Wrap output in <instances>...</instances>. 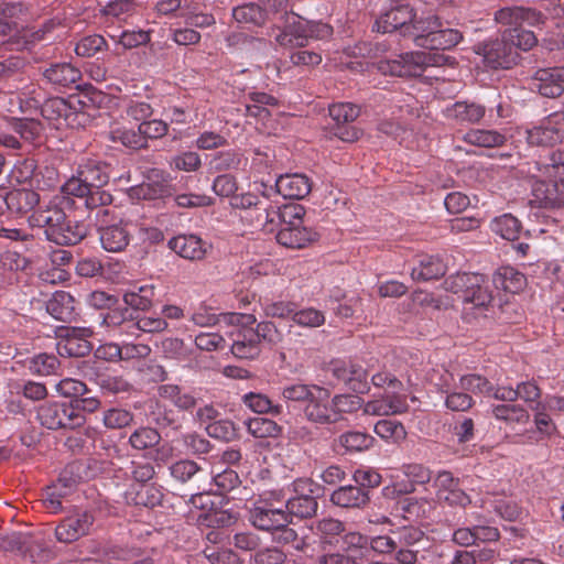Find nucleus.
I'll return each instance as SVG.
<instances>
[{
  "label": "nucleus",
  "instance_id": "obj_16",
  "mask_svg": "<svg viewBox=\"0 0 564 564\" xmlns=\"http://www.w3.org/2000/svg\"><path fill=\"white\" fill-rule=\"evenodd\" d=\"M495 20L502 25L540 26L546 21V15L533 8L506 7L495 13Z\"/></svg>",
  "mask_w": 564,
  "mask_h": 564
},
{
  "label": "nucleus",
  "instance_id": "obj_35",
  "mask_svg": "<svg viewBox=\"0 0 564 564\" xmlns=\"http://www.w3.org/2000/svg\"><path fill=\"white\" fill-rule=\"evenodd\" d=\"M64 220V210L57 206L34 210L29 217L31 227L43 228L47 240H52L51 229H56Z\"/></svg>",
  "mask_w": 564,
  "mask_h": 564
},
{
  "label": "nucleus",
  "instance_id": "obj_5",
  "mask_svg": "<svg viewBox=\"0 0 564 564\" xmlns=\"http://www.w3.org/2000/svg\"><path fill=\"white\" fill-rule=\"evenodd\" d=\"M40 424L48 430L76 429L85 423V416L73 403L46 402L36 411Z\"/></svg>",
  "mask_w": 564,
  "mask_h": 564
},
{
  "label": "nucleus",
  "instance_id": "obj_59",
  "mask_svg": "<svg viewBox=\"0 0 564 564\" xmlns=\"http://www.w3.org/2000/svg\"><path fill=\"white\" fill-rule=\"evenodd\" d=\"M459 388L465 392L475 395H488L492 392V383L484 376L478 373H467L459 378Z\"/></svg>",
  "mask_w": 564,
  "mask_h": 564
},
{
  "label": "nucleus",
  "instance_id": "obj_6",
  "mask_svg": "<svg viewBox=\"0 0 564 564\" xmlns=\"http://www.w3.org/2000/svg\"><path fill=\"white\" fill-rule=\"evenodd\" d=\"M95 523L93 511L82 508L70 510L55 527V538L58 542L69 544L90 534Z\"/></svg>",
  "mask_w": 564,
  "mask_h": 564
},
{
  "label": "nucleus",
  "instance_id": "obj_61",
  "mask_svg": "<svg viewBox=\"0 0 564 564\" xmlns=\"http://www.w3.org/2000/svg\"><path fill=\"white\" fill-rule=\"evenodd\" d=\"M203 469L192 459H180L170 466V475L181 484H186L200 474Z\"/></svg>",
  "mask_w": 564,
  "mask_h": 564
},
{
  "label": "nucleus",
  "instance_id": "obj_12",
  "mask_svg": "<svg viewBox=\"0 0 564 564\" xmlns=\"http://www.w3.org/2000/svg\"><path fill=\"white\" fill-rule=\"evenodd\" d=\"M305 214L304 206L300 204H286L278 207L272 203L269 213L265 214L263 229L273 231L276 224H280V228L302 226Z\"/></svg>",
  "mask_w": 564,
  "mask_h": 564
},
{
  "label": "nucleus",
  "instance_id": "obj_31",
  "mask_svg": "<svg viewBox=\"0 0 564 564\" xmlns=\"http://www.w3.org/2000/svg\"><path fill=\"white\" fill-rule=\"evenodd\" d=\"M317 239V232L302 225L297 227L280 228L276 234V241L291 249H302Z\"/></svg>",
  "mask_w": 564,
  "mask_h": 564
},
{
  "label": "nucleus",
  "instance_id": "obj_14",
  "mask_svg": "<svg viewBox=\"0 0 564 564\" xmlns=\"http://www.w3.org/2000/svg\"><path fill=\"white\" fill-rule=\"evenodd\" d=\"M250 522L259 530L273 532L290 522L288 513L282 508H273L265 501H260L250 510Z\"/></svg>",
  "mask_w": 564,
  "mask_h": 564
},
{
  "label": "nucleus",
  "instance_id": "obj_50",
  "mask_svg": "<svg viewBox=\"0 0 564 564\" xmlns=\"http://www.w3.org/2000/svg\"><path fill=\"white\" fill-rule=\"evenodd\" d=\"M490 229L503 239L516 240L521 230V223L517 217L507 213L494 218L490 221Z\"/></svg>",
  "mask_w": 564,
  "mask_h": 564
},
{
  "label": "nucleus",
  "instance_id": "obj_4",
  "mask_svg": "<svg viewBox=\"0 0 564 564\" xmlns=\"http://www.w3.org/2000/svg\"><path fill=\"white\" fill-rule=\"evenodd\" d=\"M109 182V165L98 159H85L73 175L63 185L67 195H84L90 187H104Z\"/></svg>",
  "mask_w": 564,
  "mask_h": 564
},
{
  "label": "nucleus",
  "instance_id": "obj_22",
  "mask_svg": "<svg viewBox=\"0 0 564 564\" xmlns=\"http://www.w3.org/2000/svg\"><path fill=\"white\" fill-rule=\"evenodd\" d=\"M235 357L240 359H254L261 354V344L252 327L239 328L232 338L230 346Z\"/></svg>",
  "mask_w": 564,
  "mask_h": 564
},
{
  "label": "nucleus",
  "instance_id": "obj_11",
  "mask_svg": "<svg viewBox=\"0 0 564 564\" xmlns=\"http://www.w3.org/2000/svg\"><path fill=\"white\" fill-rule=\"evenodd\" d=\"M530 205L538 208L564 206V180L535 181L532 185Z\"/></svg>",
  "mask_w": 564,
  "mask_h": 564
},
{
  "label": "nucleus",
  "instance_id": "obj_47",
  "mask_svg": "<svg viewBox=\"0 0 564 564\" xmlns=\"http://www.w3.org/2000/svg\"><path fill=\"white\" fill-rule=\"evenodd\" d=\"M464 141L476 147L496 148L503 145L507 138L496 130L473 129L465 133Z\"/></svg>",
  "mask_w": 564,
  "mask_h": 564
},
{
  "label": "nucleus",
  "instance_id": "obj_62",
  "mask_svg": "<svg viewBox=\"0 0 564 564\" xmlns=\"http://www.w3.org/2000/svg\"><path fill=\"white\" fill-rule=\"evenodd\" d=\"M12 129L20 135V139L29 143L36 141L43 131L41 122L33 118L14 119Z\"/></svg>",
  "mask_w": 564,
  "mask_h": 564
},
{
  "label": "nucleus",
  "instance_id": "obj_57",
  "mask_svg": "<svg viewBox=\"0 0 564 564\" xmlns=\"http://www.w3.org/2000/svg\"><path fill=\"white\" fill-rule=\"evenodd\" d=\"M248 432L257 438L276 437L281 433V426L271 419L252 417L247 422Z\"/></svg>",
  "mask_w": 564,
  "mask_h": 564
},
{
  "label": "nucleus",
  "instance_id": "obj_64",
  "mask_svg": "<svg viewBox=\"0 0 564 564\" xmlns=\"http://www.w3.org/2000/svg\"><path fill=\"white\" fill-rule=\"evenodd\" d=\"M212 474L214 484L218 488L220 494L230 491L231 489L236 488L240 482L237 471L229 467L221 469V467H218L216 464H214L212 468Z\"/></svg>",
  "mask_w": 564,
  "mask_h": 564
},
{
  "label": "nucleus",
  "instance_id": "obj_37",
  "mask_svg": "<svg viewBox=\"0 0 564 564\" xmlns=\"http://www.w3.org/2000/svg\"><path fill=\"white\" fill-rule=\"evenodd\" d=\"M323 389L324 387L317 384L297 382L285 386L282 390V397L288 401L300 403L303 411V408L311 404Z\"/></svg>",
  "mask_w": 564,
  "mask_h": 564
},
{
  "label": "nucleus",
  "instance_id": "obj_13",
  "mask_svg": "<svg viewBox=\"0 0 564 564\" xmlns=\"http://www.w3.org/2000/svg\"><path fill=\"white\" fill-rule=\"evenodd\" d=\"M111 217L97 223L99 226V241L106 251L121 252L129 246L131 240L129 225L123 221L107 225Z\"/></svg>",
  "mask_w": 564,
  "mask_h": 564
},
{
  "label": "nucleus",
  "instance_id": "obj_55",
  "mask_svg": "<svg viewBox=\"0 0 564 564\" xmlns=\"http://www.w3.org/2000/svg\"><path fill=\"white\" fill-rule=\"evenodd\" d=\"M318 503L315 497H292L288 499L285 503V511L288 513V519L291 516L297 518H310L314 516L317 511Z\"/></svg>",
  "mask_w": 564,
  "mask_h": 564
},
{
  "label": "nucleus",
  "instance_id": "obj_2",
  "mask_svg": "<svg viewBox=\"0 0 564 564\" xmlns=\"http://www.w3.org/2000/svg\"><path fill=\"white\" fill-rule=\"evenodd\" d=\"M455 58L438 51L409 52L399 55L397 59H381L377 69L383 75L399 77L421 76L426 67L454 65Z\"/></svg>",
  "mask_w": 564,
  "mask_h": 564
},
{
  "label": "nucleus",
  "instance_id": "obj_23",
  "mask_svg": "<svg viewBox=\"0 0 564 564\" xmlns=\"http://www.w3.org/2000/svg\"><path fill=\"white\" fill-rule=\"evenodd\" d=\"M170 248L180 257L193 261L205 258L208 245L196 235H180L169 242Z\"/></svg>",
  "mask_w": 564,
  "mask_h": 564
},
{
  "label": "nucleus",
  "instance_id": "obj_44",
  "mask_svg": "<svg viewBox=\"0 0 564 564\" xmlns=\"http://www.w3.org/2000/svg\"><path fill=\"white\" fill-rule=\"evenodd\" d=\"M375 438L367 433L350 431L343 433L337 440V446L343 453H359L372 447Z\"/></svg>",
  "mask_w": 564,
  "mask_h": 564
},
{
  "label": "nucleus",
  "instance_id": "obj_60",
  "mask_svg": "<svg viewBox=\"0 0 564 564\" xmlns=\"http://www.w3.org/2000/svg\"><path fill=\"white\" fill-rule=\"evenodd\" d=\"M97 434L95 429L86 427L69 435L65 441V445L74 454L86 453L89 451L90 443L95 441Z\"/></svg>",
  "mask_w": 564,
  "mask_h": 564
},
{
  "label": "nucleus",
  "instance_id": "obj_26",
  "mask_svg": "<svg viewBox=\"0 0 564 564\" xmlns=\"http://www.w3.org/2000/svg\"><path fill=\"white\" fill-rule=\"evenodd\" d=\"M52 242L59 246H70L80 242L87 236V226L80 221L72 220L64 213V220L56 229H51Z\"/></svg>",
  "mask_w": 564,
  "mask_h": 564
},
{
  "label": "nucleus",
  "instance_id": "obj_21",
  "mask_svg": "<svg viewBox=\"0 0 564 564\" xmlns=\"http://www.w3.org/2000/svg\"><path fill=\"white\" fill-rule=\"evenodd\" d=\"M42 75L51 85L58 89L77 87L82 78L80 70L69 63L52 64L50 67L44 68Z\"/></svg>",
  "mask_w": 564,
  "mask_h": 564
},
{
  "label": "nucleus",
  "instance_id": "obj_1",
  "mask_svg": "<svg viewBox=\"0 0 564 564\" xmlns=\"http://www.w3.org/2000/svg\"><path fill=\"white\" fill-rule=\"evenodd\" d=\"M444 288L457 294L464 304V314L475 310V314H482L491 304L494 297L488 279L480 273H456L444 281Z\"/></svg>",
  "mask_w": 564,
  "mask_h": 564
},
{
  "label": "nucleus",
  "instance_id": "obj_33",
  "mask_svg": "<svg viewBox=\"0 0 564 564\" xmlns=\"http://www.w3.org/2000/svg\"><path fill=\"white\" fill-rule=\"evenodd\" d=\"M330 501L340 508H361L369 501V492L358 486H341L333 491Z\"/></svg>",
  "mask_w": 564,
  "mask_h": 564
},
{
  "label": "nucleus",
  "instance_id": "obj_24",
  "mask_svg": "<svg viewBox=\"0 0 564 564\" xmlns=\"http://www.w3.org/2000/svg\"><path fill=\"white\" fill-rule=\"evenodd\" d=\"M75 196L84 198L85 206L89 209V218L94 214L96 224L111 216L109 206L112 203V195L102 187H90L89 193Z\"/></svg>",
  "mask_w": 564,
  "mask_h": 564
},
{
  "label": "nucleus",
  "instance_id": "obj_40",
  "mask_svg": "<svg viewBox=\"0 0 564 564\" xmlns=\"http://www.w3.org/2000/svg\"><path fill=\"white\" fill-rule=\"evenodd\" d=\"M159 395L171 401L177 409L189 411L196 405V398L177 384H162L159 387Z\"/></svg>",
  "mask_w": 564,
  "mask_h": 564
},
{
  "label": "nucleus",
  "instance_id": "obj_25",
  "mask_svg": "<svg viewBox=\"0 0 564 564\" xmlns=\"http://www.w3.org/2000/svg\"><path fill=\"white\" fill-rule=\"evenodd\" d=\"M6 210L14 215H24L33 210L40 202V195L30 188L4 189Z\"/></svg>",
  "mask_w": 564,
  "mask_h": 564
},
{
  "label": "nucleus",
  "instance_id": "obj_46",
  "mask_svg": "<svg viewBox=\"0 0 564 564\" xmlns=\"http://www.w3.org/2000/svg\"><path fill=\"white\" fill-rule=\"evenodd\" d=\"M341 550L356 562L368 552L369 538L356 531L344 532L341 536Z\"/></svg>",
  "mask_w": 564,
  "mask_h": 564
},
{
  "label": "nucleus",
  "instance_id": "obj_41",
  "mask_svg": "<svg viewBox=\"0 0 564 564\" xmlns=\"http://www.w3.org/2000/svg\"><path fill=\"white\" fill-rule=\"evenodd\" d=\"M109 135L111 141L119 142L131 150H141L149 147V144H145L144 137H142L140 124L137 129L124 126L115 127L110 130Z\"/></svg>",
  "mask_w": 564,
  "mask_h": 564
},
{
  "label": "nucleus",
  "instance_id": "obj_53",
  "mask_svg": "<svg viewBox=\"0 0 564 564\" xmlns=\"http://www.w3.org/2000/svg\"><path fill=\"white\" fill-rule=\"evenodd\" d=\"M132 191L138 197L149 200L165 198L173 195V186L165 178L143 183Z\"/></svg>",
  "mask_w": 564,
  "mask_h": 564
},
{
  "label": "nucleus",
  "instance_id": "obj_29",
  "mask_svg": "<svg viewBox=\"0 0 564 564\" xmlns=\"http://www.w3.org/2000/svg\"><path fill=\"white\" fill-rule=\"evenodd\" d=\"M539 93L549 98H555L564 91V67L543 68L535 76Z\"/></svg>",
  "mask_w": 564,
  "mask_h": 564
},
{
  "label": "nucleus",
  "instance_id": "obj_39",
  "mask_svg": "<svg viewBox=\"0 0 564 564\" xmlns=\"http://www.w3.org/2000/svg\"><path fill=\"white\" fill-rule=\"evenodd\" d=\"M12 99L18 105V110L21 113L32 115L41 111L43 105V96L41 88L34 84L26 85L18 93V96H13Z\"/></svg>",
  "mask_w": 564,
  "mask_h": 564
},
{
  "label": "nucleus",
  "instance_id": "obj_30",
  "mask_svg": "<svg viewBox=\"0 0 564 564\" xmlns=\"http://www.w3.org/2000/svg\"><path fill=\"white\" fill-rule=\"evenodd\" d=\"M484 106L475 102L456 101L445 109V117L458 124L478 123L485 116Z\"/></svg>",
  "mask_w": 564,
  "mask_h": 564
},
{
  "label": "nucleus",
  "instance_id": "obj_43",
  "mask_svg": "<svg viewBox=\"0 0 564 564\" xmlns=\"http://www.w3.org/2000/svg\"><path fill=\"white\" fill-rule=\"evenodd\" d=\"M86 376L106 393H124L130 392L133 388L132 384L121 376H110L101 372H95L94 375L86 372Z\"/></svg>",
  "mask_w": 564,
  "mask_h": 564
},
{
  "label": "nucleus",
  "instance_id": "obj_19",
  "mask_svg": "<svg viewBox=\"0 0 564 564\" xmlns=\"http://www.w3.org/2000/svg\"><path fill=\"white\" fill-rule=\"evenodd\" d=\"M47 313L57 321L72 323L78 316L75 297L65 291L55 292L46 303Z\"/></svg>",
  "mask_w": 564,
  "mask_h": 564
},
{
  "label": "nucleus",
  "instance_id": "obj_17",
  "mask_svg": "<svg viewBox=\"0 0 564 564\" xmlns=\"http://www.w3.org/2000/svg\"><path fill=\"white\" fill-rule=\"evenodd\" d=\"M408 409V398L403 393L386 392L380 398L370 400L362 405L365 414L376 416L402 414Z\"/></svg>",
  "mask_w": 564,
  "mask_h": 564
},
{
  "label": "nucleus",
  "instance_id": "obj_34",
  "mask_svg": "<svg viewBox=\"0 0 564 564\" xmlns=\"http://www.w3.org/2000/svg\"><path fill=\"white\" fill-rule=\"evenodd\" d=\"M311 530L322 544L337 545L345 532V524L338 519L323 518L313 522Z\"/></svg>",
  "mask_w": 564,
  "mask_h": 564
},
{
  "label": "nucleus",
  "instance_id": "obj_7",
  "mask_svg": "<svg viewBox=\"0 0 564 564\" xmlns=\"http://www.w3.org/2000/svg\"><path fill=\"white\" fill-rule=\"evenodd\" d=\"M476 54L482 56L485 65L492 69H508L518 63L519 53L508 39H496L475 46Z\"/></svg>",
  "mask_w": 564,
  "mask_h": 564
},
{
  "label": "nucleus",
  "instance_id": "obj_10",
  "mask_svg": "<svg viewBox=\"0 0 564 564\" xmlns=\"http://www.w3.org/2000/svg\"><path fill=\"white\" fill-rule=\"evenodd\" d=\"M433 486L440 501L452 507L465 508L470 505V497L464 491L460 480L448 470L438 471L434 478Z\"/></svg>",
  "mask_w": 564,
  "mask_h": 564
},
{
  "label": "nucleus",
  "instance_id": "obj_51",
  "mask_svg": "<svg viewBox=\"0 0 564 564\" xmlns=\"http://www.w3.org/2000/svg\"><path fill=\"white\" fill-rule=\"evenodd\" d=\"M375 433L388 443L398 444L405 440L406 431L403 424L391 419L379 420L373 429Z\"/></svg>",
  "mask_w": 564,
  "mask_h": 564
},
{
  "label": "nucleus",
  "instance_id": "obj_18",
  "mask_svg": "<svg viewBox=\"0 0 564 564\" xmlns=\"http://www.w3.org/2000/svg\"><path fill=\"white\" fill-rule=\"evenodd\" d=\"M276 192L289 199H303L312 191V182L305 174H284L275 181Z\"/></svg>",
  "mask_w": 564,
  "mask_h": 564
},
{
  "label": "nucleus",
  "instance_id": "obj_48",
  "mask_svg": "<svg viewBox=\"0 0 564 564\" xmlns=\"http://www.w3.org/2000/svg\"><path fill=\"white\" fill-rule=\"evenodd\" d=\"M491 412L495 419L510 424H525L530 420L528 410L520 404H496L492 406Z\"/></svg>",
  "mask_w": 564,
  "mask_h": 564
},
{
  "label": "nucleus",
  "instance_id": "obj_63",
  "mask_svg": "<svg viewBox=\"0 0 564 564\" xmlns=\"http://www.w3.org/2000/svg\"><path fill=\"white\" fill-rule=\"evenodd\" d=\"M105 50H107V42L99 34L86 35L75 46V53L82 57H93Z\"/></svg>",
  "mask_w": 564,
  "mask_h": 564
},
{
  "label": "nucleus",
  "instance_id": "obj_28",
  "mask_svg": "<svg viewBox=\"0 0 564 564\" xmlns=\"http://www.w3.org/2000/svg\"><path fill=\"white\" fill-rule=\"evenodd\" d=\"M230 205L234 208L253 212L256 214L257 224L263 227L265 214L269 213L272 202L264 194L258 196L252 193H246L232 196Z\"/></svg>",
  "mask_w": 564,
  "mask_h": 564
},
{
  "label": "nucleus",
  "instance_id": "obj_15",
  "mask_svg": "<svg viewBox=\"0 0 564 564\" xmlns=\"http://www.w3.org/2000/svg\"><path fill=\"white\" fill-rule=\"evenodd\" d=\"M415 18V12L408 4L391 8L382 13L375 22L373 30L389 33L399 30L402 36H406L410 22Z\"/></svg>",
  "mask_w": 564,
  "mask_h": 564
},
{
  "label": "nucleus",
  "instance_id": "obj_27",
  "mask_svg": "<svg viewBox=\"0 0 564 564\" xmlns=\"http://www.w3.org/2000/svg\"><path fill=\"white\" fill-rule=\"evenodd\" d=\"M564 137V128L549 121V116L540 126L527 131V140L531 145L553 147L561 142Z\"/></svg>",
  "mask_w": 564,
  "mask_h": 564
},
{
  "label": "nucleus",
  "instance_id": "obj_42",
  "mask_svg": "<svg viewBox=\"0 0 564 564\" xmlns=\"http://www.w3.org/2000/svg\"><path fill=\"white\" fill-rule=\"evenodd\" d=\"M155 296V288L152 284H143L124 292L123 302L139 311H148L151 308Z\"/></svg>",
  "mask_w": 564,
  "mask_h": 564
},
{
  "label": "nucleus",
  "instance_id": "obj_32",
  "mask_svg": "<svg viewBox=\"0 0 564 564\" xmlns=\"http://www.w3.org/2000/svg\"><path fill=\"white\" fill-rule=\"evenodd\" d=\"M463 40L458 30L435 29L429 37H419V47L430 51H445L456 46Z\"/></svg>",
  "mask_w": 564,
  "mask_h": 564
},
{
  "label": "nucleus",
  "instance_id": "obj_38",
  "mask_svg": "<svg viewBox=\"0 0 564 564\" xmlns=\"http://www.w3.org/2000/svg\"><path fill=\"white\" fill-rule=\"evenodd\" d=\"M497 289L516 294L527 284L524 274L512 267H502L494 275L492 280Z\"/></svg>",
  "mask_w": 564,
  "mask_h": 564
},
{
  "label": "nucleus",
  "instance_id": "obj_49",
  "mask_svg": "<svg viewBox=\"0 0 564 564\" xmlns=\"http://www.w3.org/2000/svg\"><path fill=\"white\" fill-rule=\"evenodd\" d=\"M40 112L44 119L58 128L59 121H66L68 116L72 115V108L65 99L56 97L43 101Z\"/></svg>",
  "mask_w": 564,
  "mask_h": 564
},
{
  "label": "nucleus",
  "instance_id": "obj_3",
  "mask_svg": "<svg viewBox=\"0 0 564 564\" xmlns=\"http://www.w3.org/2000/svg\"><path fill=\"white\" fill-rule=\"evenodd\" d=\"M333 34V28L323 22L308 21L293 12L284 14V24L274 36L283 47H304L310 40H325Z\"/></svg>",
  "mask_w": 564,
  "mask_h": 564
},
{
  "label": "nucleus",
  "instance_id": "obj_58",
  "mask_svg": "<svg viewBox=\"0 0 564 564\" xmlns=\"http://www.w3.org/2000/svg\"><path fill=\"white\" fill-rule=\"evenodd\" d=\"M330 401L332 410L335 412L334 423L338 422L343 414L354 413L364 405L362 399L355 394H337L330 397Z\"/></svg>",
  "mask_w": 564,
  "mask_h": 564
},
{
  "label": "nucleus",
  "instance_id": "obj_56",
  "mask_svg": "<svg viewBox=\"0 0 564 564\" xmlns=\"http://www.w3.org/2000/svg\"><path fill=\"white\" fill-rule=\"evenodd\" d=\"M234 19L239 23L262 25L267 20V11L256 3H245L232 10Z\"/></svg>",
  "mask_w": 564,
  "mask_h": 564
},
{
  "label": "nucleus",
  "instance_id": "obj_45",
  "mask_svg": "<svg viewBox=\"0 0 564 564\" xmlns=\"http://www.w3.org/2000/svg\"><path fill=\"white\" fill-rule=\"evenodd\" d=\"M441 26V20L434 14L420 18L415 15L413 21L410 22L405 37H411L414 45L419 46V37H429L435 29Z\"/></svg>",
  "mask_w": 564,
  "mask_h": 564
},
{
  "label": "nucleus",
  "instance_id": "obj_54",
  "mask_svg": "<svg viewBox=\"0 0 564 564\" xmlns=\"http://www.w3.org/2000/svg\"><path fill=\"white\" fill-rule=\"evenodd\" d=\"M503 32V39H508L510 45L517 51H529L536 45L538 39L532 31L523 29L521 25H508Z\"/></svg>",
  "mask_w": 564,
  "mask_h": 564
},
{
  "label": "nucleus",
  "instance_id": "obj_20",
  "mask_svg": "<svg viewBox=\"0 0 564 564\" xmlns=\"http://www.w3.org/2000/svg\"><path fill=\"white\" fill-rule=\"evenodd\" d=\"M332 409L330 392L324 388L311 404L303 408V415L313 424H333L335 412Z\"/></svg>",
  "mask_w": 564,
  "mask_h": 564
},
{
  "label": "nucleus",
  "instance_id": "obj_36",
  "mask_svg": "<svg viewBox=\"0 0 564 564\" xmlns=\"http://www.w3.org/2000/svg\"><path fill=\"white\" fill-rule=\"evenodd\" d=\"M446 265L437 256H422L417 265L413 267L411 276L414 281H430L443 276Z\"/></svg>",
  "mask_w": 564,
  "mask_h": 564
},
{
  "label": "nucleus",
  "instance_id": "obj_52",
  "mask_svg": "<svg viewBox=\"0 0 564 564\" xmlns=\"http://www.w3.org/2000/svg\"><path fill=\"white\" fill-rule=\"evenodd\" d=\"M161 442V434L156 429L149 426L138 427L129 437V444L135 451L154 448Z\"/></svg>",
  "mask_w": 564,
  "mask_h": 564
},
{
  "label": "nucleus",
  "instance_id": "obj_8",
  "mask_svg": "<svg viewBox=\"0 0 564 564\" xmlns=\"http://www.w3.org/2000/svg\"><path fill=\"white\" fill-rule=\"evenodd\" d=\"M330 371L339 382L354 392H369V373L362 364L352 360H335L330 364Z\"/></svg>",
  "mask_w": 564,
  "mask_h": 564
},
{
  "label": "nucleus",
  "instance_id": "obj_9",
  "mask_svg": "<svg viewBox=\"0 0 564 564\" xmlns=\"http://www.w3.org/2000/svg\"><path fill=\"white\" fill-rule=\"evenodd\" d=\"M94 332L89 327H74L61 329L59 340L56 344L57 352L62 357H84L88 355L93 345L89 338Z\"/></svg>",
  "mask_w": 564,
  "mask_h": 564
}]
</instances>
